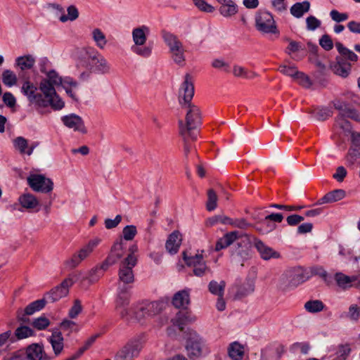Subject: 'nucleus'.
Returning a JSON list of instances; mask_svg holds the SVG:
<instances>
[{"instance_id": "obj_57", "label": "nucleus", "mask_w": 360, "mask_h": 360, "mask_svg": "<svg viewBox=\"0 0 360 360\" xmlns=\"http://www.w3.org/2000/svg\"><path fill=\"white\" fill-rule=\"evenodd\" d=\"M304 217L297 214H294L289 215L286 218V221H287L288 225L291 226H295L298 225L301 221H304Z\"/></svg>"}, {"instance_id": "obj_52", "label": "nucleus", "mask_w": 360, "mask_h": 360, "mask_svg": "<svg viewBox=\"0 0 360 360\" xmlns=\"http://www.w3.org/2000/svg\"><path fill=\"white\" fill-rule=\"evenodd\" d=\"M278 70L283 75L292 77L293 78L295 77L297 73H298V70L295 66H289L285 65H280L278 68Z\"/></svg>"}, {"instance_id": "obj_45", "label": "nucleus", "mask_w": 360, "mask_h": 360, "mask_svg": "<svg viewBox=\"0 0 360 360\" xmlns=\"http://www.w3.org/2000/svg\"><path fill=\"white\" fill-rule=\"evenodd\" d=\"M68 15H62L60 17V20L63 22H65L68 20L73 21L76 20L79 16V12L77 8L75 6H70L68 9Z\"/></svg>"}, {"instance_id": "obj_26", "label": "nucleus", "mask_w": 360, "mask_h": 360, "mask_svg": "<svg viewBox=\"0 0 360 360\" xmlns=\"http://www.w3.org/2000/svg\"><path fill=\"white\" fill-rule=\"evenodd\" d=\"M346 193L342 189H336L327 193L321 198L316 202V205H323L325 203H331L343 199Z\"/></svg>"}, {"instance_id": "obj_15", "label": "nucleus", "mask_w": 360, "mask_h": 360, "mask_svg": "<svg viewBox=\"0 0 360 360\" xmlns=\"http://www.w3.org/2000/svg\"><path fill=\"white\" fill-rule=\"evenodd\" d=\"M183 259L188 266L193 267V274L196 276H202L210 269L206 265L202 253H197L193 256H188L186 252L182 253Z\"/></svg>"}, {"instance_id": "obj_48", "label": "nucleus", "mask_w": 360, "mask_h": 360, "mask_svg": "<svg viewBox=\"0 0 360 360\" xmlns=\"http://www.w3.org/2000/svg\"><path fill=\"white\" fill-rule=\"evenodd\" d=\"M347 162L354 165L358 160H360V150L351 146L346 156Z\"/></svg>"}, {"instance_id": "obj_9", "label": "nucleus", "mask_w": 360, "mask_h": 360, "mask_svg": "<svg viewBox=\"0 0 360 360\" xmlns=\"http://www.w3.org/2000/svg\"><path fill=\"white\" fill-rule=\"evenodd\" d=\"M257 31L265 34H278V30L273 15L267 11H258L255 18Z\"/></svg>"}, {"instance_id": "obj_58", "label": "nucleus", "mask_w": 360, "mask_h": 360, "mask_svg": "<svg viewBox=\"0 0 360 360\" xmlns=\"http://www.w3.org/2000/svg\"><path fill=\"white\" fill-rule=\"evenodd\" d=\"M311 273L312 275L319 276L323 278L326 282H328V274L321 266H314L311 268Z\"/></svg>"}, {"instance_id": "obj_29", "label": "nucleus", "mask_w": 360, "mask_h": 360, "mask_svg": "<svg viewBox=\"0 0 360 360\" xmlns=\"http://www.w3.org/2000/svg\"><path fill=\"white\" fill-rule=\"evenodd\" d=\"M219 4L221 6L219 11L224 17H231L238 12V7L232 0H225Z\"/></svg>"}, {"instance_id": "obj_35", "label": "nucleus", "mask_w": 360, "mask_h": 360, "mask_svg": "<svg viewBox=\"0 0 360 360\" xmlns=\"http://www.w3.org/2000/svg\"><path fill=\"white\" fill-rule=\"evenodd\" d=\"M225 287L226 283L224 281H221L220 283L211 281L208 285L209 291L218 297H223Z\"/></svg>"}, {"instance_id": "obj_18", "label": "nucleus", "mask_w": 360, "mask_h": 360, "mask_svg": "<svg viewBox=\"0 0 360 360\" xmlns=\"http://www.w3.org/2000/svg\"><path fill=\"white\" fill-rule=\"evenodd\" d=\"M142 345L139 340H131L120 349L115 356V360H134L141 350Z\"/></svg>"}, {"instance_id": "obj_39", "label": "nucleus", "mask_w": 360, "mask_h": 360, "mask_svg": "<svg viewBox=\"0 0 360 360\" xmlns=\"http://www.w3.org/2000/svg\"><path fill=\"white\" fill-rule=\"evenodd\" d=\"M271 221H267V222H264V219L257 223L256 229L262 234L268 233L272 231H274L276 228V225L275 224H272L270 222Z\"/></svg>"}, {"instance_id": "obj_62", "label": "nucleus", "mask_w": 360, "mask_h": 360, "mask_svg": "<svg viewBox=\"0 0 360 360\" xmlns=\"http://www.w3.org/2000/svg\"><path fill=\"white\" fill-rule=\"evenodd\" d=\"M92 34H93V38H94V41L97 44H106L107 41L105 40V34H103V32H101V30H99V29L94 30Z\"/></svg>"}, {"instance_id": "obj_49", "label": "nucleus", "mask_w": 360, "mask_h": 360, "mask_svg": "<svg viewBox=\"0 0 360 360\" xmlns=\"http://www.w3.org/2000/svg\"><path fill=\"white\" fill-rule=\"evenodd\" d=\"M14 147L18 149L20 153H26L28 148L27 140L22 136H18L13 140Z\"/></svg>"}, {"instance_id": "obj_11", "label": "nucleus", "mask_w": 360, "mask_h": 360, "mask_svg": "<svg viewBox=\"0 0 360 360\" xmlns=\"http://www.w3.org/2000/svg\"><path fill=\"white\" fill-rule=\"evenodd\" d=\"M131 286H119L117 295L115 300V309L118 311L122 319H127L130 316V311L133 308L128 309L130 302Z\"/></svg>"}, {"instance_id": "obj_21", "label": "nucleus", "mask_w": 360, "mask_h": 360, "mask_svg": "<svg viewBox=\"0 0 360 360\" xmlns=\"http://www.w3.org/2000/svg\"><path fill=\"white\" fill-rule=\"evenodd\" d=\"M26 355L29 360H51L47 355L42 345L33 343L26 348Z\"/></svg>"}, {"instance_id": "obj_16", "label": "nucleus", "mask_w": 360, "mask_h": 360, "mask_svg": "<svg viewBox=\"0 0 360 360\" xmlns=\"http://www.w3.org/2000/svg\"><path fill=\"white\" fill-rule=\"evenodd\" d=\"M27 180L28 185L34 191L47 193L53 190V181L42 174H30Z\"/></svg>"}, {"instance_id": "obj_24", "label": "nucleus", "mask_w": 360, "mask_h": 360, "mask_svg": "<svg viewBox=\"0 0 360 360\" xmlns=\"http://www.w3.org/2000/svg\"><path fill=\"white\" fill-rule=\"evenodd\" d=\"M181 234L179 231H174L171 234L169 235L166 243V250L171 255L177 253L180 245L181 244Z\"/></svg>"}, {"instance_id": "obj_10", "label": "nucleus", "mask_w": 360, "mask_h": 360, "mask_svg": "<svg viewBox=\"0 0 360 360\" xmlns=\"http://www.w3.org/2000/svg\"><path fill=\"white\" fill-rule=\"evenodd\" d=\"M47 78L41 80L39 89L46 97L51 96L55 101L61 99L57 94L54 86L62 84V78L58 76L55 70H50L46 74Z\"/></svg>"}, {"instance_id": "obj_43", "label": "nucleus", "mask_w": 360, "mask_h": 360, "mask_svg": "<svg viewBox=\"0 0 360 360\" xmlns=\"http://www.w3.org/2000/svg\"><path fill=\"white\" fill-rule=\"evenodd\" d=\"M2 82L7 86H12L17 82V77L11 70H6L3 72Z\"/></svg>"}, {"instance_id": "obj_47", "label": "nucleus", "mask_w": 360, "mask_h": 360, "mask_svg": "<svg viewBox=\"0 0 360 360\" xmlns=\"http://www.w3.org/2000/svg\"><path fill=\"white\" fill-rule=\"evenodd\" d=\"M50 325V321L45 316H41L33 320L32 326L39 330H44Z\"/></svg>"}, {"instance_id": "obj_5", "label": "nucleus", "mask_w": 360, "mask_h": 360, "mask_svg": "<svg viewBox=\"0 0 360 360\" xmlns=\"http://www.w3.org/2000/svg\"><path fill=\"white\" fill-rule=\"evenodd\" d=\"M323 50L321 51L319 46H310L307 51L305 46H288L285 53H287L293 60H300L304 58L309 53V60L314 63L321 71L325 70L326 66L321 62V58H324L323 52L331 50L333 46H321Z\"/></svg>"}, {"instance_id": "obj_8", "label": "nucleus", "mask_w": 360, "mask_h": 360, "mask_svg": "<svg viewBox=\"0 0 360 360\" xmlns=\"http://www.w3.org/2000/svg\"><path fill=\"white\" fill-rule=\"evenodd\" d=\"M79 274H71L65 278L60 284L53 288L48 292L44 298L47 302H54L58 301L61 298L66 297L69 293L70 288L73 285L79 278Z\"/></svg>"}, {"instance_id": "obj_33", "label": "nucleus", "mask_w": 360, "mask_h": 360, "mask_svg": "<svg viewBox=\"0 0 360 360\" xmlns=\"http://www.w3.org/2000/svg\"><path fill=\"white\" fill-rule=\"evenodd\" d=\"M46 302L47 301L44 297L31 302L25 308V314L27 315H32L36 311H39L45 307Z\"/></svg>"}, {"instance_id": "obj_38", "label": "nucleus", "mask_w": 360, "mask_h": 360, "mask_svg": "<svg viewBox=\"0 0 360 360\" xmlns=\"http://www.w3.org/2000/svg\"><path fill=\"white\" fill-rule=\"evenodd\" d=\"M14 334L17 340H22L33 336L34 335V332L28 326H20L15 329Z\"/></svg>"}, {"instance_id": "obj_19", "label": "nucleus", "mask_w": 360, "mask_h": 360, "mask_svg": "<svg viewBox=\"0 0 360 360\" xmlns=\"http://www.w3.org/2000/svg\"><path fill=\"white\" fill-rule=\"evenodd\" d=\"M63 124L74 131H79L83 134H86L87 130L84 122L81 117L75 114H70L61 117Z\"/></svg>"}, {"instance_id": "obj_20", "label": "nucleus", "mask_w": 360, "mask_h": 360, "mask_svg": "<svg viewBox=\"0 0 360 360\" xmlns=\"http://www.w3.org/2000/svg\"><path fill=\"white\" fill-rule=\"evenodd\" d=\"M254 246L259 253L262 259L269 260L270 259H278L281 257V254L273 248L266 245L261 240L255 238Z\"/></svg>"}, {"instance_id": "obj_42", "label": "nucleus", "mask_w": 360, "mask_h": 360, "mask_svg": "<svg viewBox=\"0 0 360 360\" xmlns=\"http://www.w3.org/2000/svg\"><path fill=\"white\" fill-rule=\"evenodd\" d=\"M351 352L349 345H341L338 347L336 356L333 360H346Z\"/></svg>"}, {"instance_id": "obj_60", "label": "nucleus", "mask_w": 360, "mask_h": 360, "mask_svg": "<svg viewBox=\"0 0 360 360\" xmlns=\"http://www.w3.org/2000/svg\"><path fill=\"white\" fill-rule=\"evenodd\" d=\"M347 170L343 166H339L336 169L335 173L333 174V177L336 179L338 182L343 181L344 179L347 176Z\"/></svg>"}, {"instance_id": "obj_23", "label": "nucleus", "mask_w": 360, "mask_h": 360, "mask_svg": "<svg viewBox=\"0 0 360 360\" xmlns=\"http://www.w3.org/2000/svg\"><path fill=\"white\" fill-rule=\"evenodd\" d=\"M49 342L51 345L54 354L59 356L64 348V338L61 334V331L55 329L52 331L51 335L48 338Z\"/></svg>"}, {"instance_id": "obj_61", "label": "nucleus", "mask_w": 360, "mask_h": 360, "mask_svg": "<svg viewBox=\"0 0 360 360\" xmlns=\"http://www.w3.org/2000/svg\"><path fill=\"white\" fill-rule=\"evenodd\" d=\"M308 30H314L321 25V21L314 16H309L306 19Z\"/></svg>"}, {"instance_id": "obj_7", "label": "nucleus", "mask_w": 360, "mask_h": 360, "mask_svg": "<svg viewBox=\"0 0 360 360\" xmlns=\"http://www.w3.org/2000/svg\"><path fill=\"white\" fill-rule=\"evenodd\" d=\"M337 48L340 56L336 57V61L330 65V68L335 75L346 78L351 71L349 61H356L357 56L346 46H337Z\"/></svg>"}, {"instance_id": "obj_22", "label": "nucleus", "mask_w": 360, "mask_h": 360, "mask_svg": "<svg viewBox=\"0 0 360 360\" xmlns=\"http://www.w3.org/2000/svg\"><path fill=\"white\" fill-rule=\"evenodd\" d=\"M169 56L171 59L180 67L185 65L186 59L190 56L189 51L185 46H169Z\"/></svg>"}, {"instance_id": "obj_6", "label": "nucleus", "mask_w": 360, "mask_h": 360, "mask_svg": "<svg viewBox=\"0 0 360 360\" xmlns=\"http://www.w3.org/2000/svg\"><path fill=\"white\" fill-rule=\"evenodd\" d=\"M186 109V122L179 121V134L186 135L188 133L198 134V127L201 125V115L199 108L194 104L183 106Z\"/></svg>"}, {"instance_id": "obj_59", "label": "nucleus", "mask_w": 360, "mask_h": 360, "mask_svg": "<svg viewBox=\"0 0 360 360\" xmlns=\"http://www.w3.org/2000/svg\"><path fill=\"white\" fill-rule=\"evenodd\" d=\"M331 18L338 22L346 20L348 18V15L344 13H340L337 10H332L330 13Z\"/></svg>"}, {"instance_id": "obj_25", "label": "nucleus", "mask_w": 360, "mask_h": 360, "mask_svg": "<svg viewBox=\"0 0 360 360\" xmlns=\"http://www.w3.org/2000/svg\"><path fill=\"white\" fill-rule=\"evenodd\" d=\"M172 303L175 308L186 309L190 303L189 290H182L176 292L173 296Z\"/></svg>"}, {"instance_id": "obj_55", "label": "nucleus", "mask_w": 360, "mask_h": 360, "mask_svg": "<svg viewBox=\"0 0 360 360\" xmlns=\"http://www.w3.org/2000/svg\"><path fill=\"white\" fill-rule=\"evenodd\" d=\"M82 306L79 300H75L74 304L69 311V316L71 319H75L82 311Z\"/></svg>"}, {"instance_id": "obj_36", "label": "nucleus", "mask_w": 360, "mask_h": 360, "mask_svg": "<svg viewBox=\"0 0 360 360\" xmlns=\"http://www.w3.org/2000/svg\"><path fill=\"white\" fill-rule=\"evenodd\" d=\"M236 288L237 289L235 295L237 298L245 297L252 293L255 290L254 285L250 282L238 285Z\"/></svg>"}, {"instance_id": "obj_32", "label": "nucleus", "mask_w": 360, "mask_h": 360, "mask_svg": "<svg viewBox=\"0 0 360 360\" xmlns=\"http://www.w3.org/2000/svg\"><path fill=\"white\" fill-rule=\"evenodd\" d=\"M59 331L61 334H65L66 336H70L72 333H77L78 331L77 325L75 322L70 320H64L60 325Z\"/></svg>"}, {"instance_id": "obj_51", "label": "nucleus", "mask_w": 360, "mask_h": 360, "mask_svg": "<svg viewBox=\"0 0 360 360\" xmlns=\"http://www.w3.org/2000/svg\"><path fill=\"white\" fill-rule=\"evenodd\" d=\"M313 115L317 120L324 121L331 116V112L327 108L316 109L314 111Z\"/></svg>"}, {"instance_id": "obj_41", "label": "nucleus", "mask_w": 360, "mask_h": 360, "mask_svg": "<svg viewBox=\"0 0 360 360\" xmlns=\"http://www.w3.org/2000/svg\"><path fill=\"white\" fill-rule=\"evenodd\" d=\"M137 234V229L136 226L134 225H127L122 229V238L123 240H132L136 235Z\"/></svg>"}, {"instance_id": "obj_56", "label": "nucleus", "mask_w": 360, "mask_h": 360, "mask_svg": "<svg viewBox=\"0 0 360 360\" xmlns=\"http://www.w3.org/2000/svg\"><path fill=\"white\" fill-rule=\"evenodd\" d=\"M131 50L142 57H148L151 53L150 46H131Z\"/></svg>"}, {"instance_id": "obj_13", "label": "nucleus", "mask_w": 360, "mask_h": 360, "mask_svg": "<svg viewBox=\"0 0 360 360\" xmlns=\"http://www.w3.org/2000/svg\"><path fill=\"white\" fill-rule=\"evenodd\" d=\"M135 259L131 257L124 259L120 263L118 270V281L123 283L122 286H131L134 281L133 268L136 266Z\"/></svg>"}, {"instance_id": "obj_46", "label": "nucleus", "mask_w": 360, "mask_h": 360, "mask_svg": "<svg viewBox=\"0 0 360 360\" xmlns=\"http://www.w3.org/2000/svg\"><path fill=\"white\" fill-rule=\"evenodd\" d=\"M217 195L213 189L207 191V210L212 211L217 207Z\"/></svg>"}, {"instance_id": "obj_44", "label": "nucleus", "mask_w": 360, "mask_h": 360, "mask_svg": "<svg viewBox=\"0 0 360 360\" xmlns=\"http://www.w3.org/2000/svg\"><path fill=\"white\" fill-rule=\"evenodd\" d=\"M180 135L182 136L184 143V154L186 156H188V155L189 154V153L191 152V150L192 148V146L189 142H190V141H195L197 139L198 134L188 133V134H186V136L184 135V134H180Z\"/></svg>"}, {"instance_id": "obj_1", "label": "nucleus", "mask_w": 360, "mask_h": 360, "mask_svg": "<svg viewBox=\"0 0 360 360\" xmlns=\"http://www.w3.org/2000/svg\"><path fill=\"white\" fill-rule=\"evenodd\" d=\"M73 57L76 67L80 71L79 78L81 80L88 79L91 72L105 74L110 70L106 60L92 46H77Z\"/></svg>"}, {"instance_id": "obj_2", "label": "nucleus", "mask_w": 360, "mask_h": 360, "mask_svg": "<svg viewBox=\"0 0 360 360\" xmlns=\"http://www.w3.org/2000/svg\"><path fill=\"white\" fill-rule=\"evenodd\" d=\"M195 321V317L192 316L188 310L179 311L175 317L172 319L173 324L178 326L179 330L184 333V337L186 340V349L190 359L199 357L202 354L204 345L202 338L194 330L189 328L185 329V326Z\"/></svg>"}, {"instance_id": "obj_3", "label": "nucleus", "mask_w": 360, "mask_h": 360, "mask_svg": "<svg viewBox=\"0 0 360 360\" xmlns=\"http://www.w3.org/2000/svg\"><path fill=\"white\" fill-rule=\"evenodd\" d=\"M127 248V243L122 238H117L111 247L110 252L106 259L100 266H97L92 269L87 276L84 277L81 282L83 283L86 280L89 284H92L98 281L103 275V272L106 271L109 266L117 263L124 255Z\"/></svg>"}, {"instance_id": "obj_40", "label": "nucleus", "mask_w": 360, "mask_h": 360, "mask_svg": "<svg viewBox=\"0 0 360 360\" xmlns=\"http://www.w3.org/2000/svg\"><path fill=\"white\" fill-rule=\"evenodd\" d=\"M17 65L21 70L30 69L34 63V60L31 56L18 57L16 60Z\"/></svg>"}, {"instance_id": "obj_64", "label": "nucleus", "mask_w": 360, "mask_h": 360, "mask_svg": "<svg viewBox=\"0 0 360 360\" xmlns=\"http://www.w3.org/2000/svg\"><path fill=\"white\" fill-rule=\"evenodd\" d=\"M349 316L352 320H358L360 317V307L356 304L351 305L349 308Z\"/></svg>"}, {"instance_id": "obj_37", "label": "nucleus", "mask_w": 360, "mask_h": 360, "mask_svg": "<svg viewBox=\"0 0 360 360\" xmlns=\"http://www.w3.org/2000/svg\"><path fill=\"white\" fill-rule=\"evenodd\" d=\"M324 304L319 300H309L304 304V309L309 313H317L324 309Z\"/></svg>"}, {"instance_id": "obj_4", "label": "nucleus", "mask_w": 360, "mask_h": 360, "mask_svg": "<svg viewBox=\"0 0 360 360\" xmlns=\"http://www.w3.org/2000/svg\"><path fill=\"white\" fill-rule=\"evenodd\" d=\"M22 93L27 96L29 102L34 105L37 110L51 106L54 110H60L63 108L65 103L62 99H58L56 101L51 96L46 97L37 85L29 80H26L22 84L21 88Z\"/></svg>"}, {"instance_id": "obj_14", "label": "nucleus", "mask_w": 360, "mask_h": 360, "mask_svg": "<svg viewBox=\"0 0 360 360\" xmlns=\"http://www.w3.org/2000/svg\"><path fill=\"white\" fill-rule=\"evenodd\" d=\"M194 91L193 78L189 73H186L179 90V101L181 107L192 104Z\"/></svg>"}, {"instance_id": "obj_12", "label": "nucleus", "mask_w": 360, "mask_h": 360, "mask_svg": "<svg viewBox=\"0 0 360 360\" xmlns=\"http://www.w3.org/2000/svg\"><path fill=\"white\" fill-rule=\"evenodd\" d=\"M162 302H145L137 304L133 309L134 316L138 320L160 314L163 309Z\"/></svg>"}, {"instance_id": "obj_54", "label": "nucleus", "mask_w": 360, "mask_h": 360, "mask_svg": "<svg viewBox=\"0 0 360 360\" xmlns=\"http://www.w3.org/2000/svg\"><path fill=\"white\" fill-rule=\"evenodd\" d=\"M96 338L97 335H94L86 340V341L84 342V345L81 347L75 354H74L75 356H77V359L79 358L84 354V352L93 345Z\"/></svg>"}, {"instance_id": "obj_34", "label": "nucleus", "mask_w": 360, "mask_h": 360, "mask_svg": "<svg viewBox=\"0 0 360 360\" xmlns=\"http://www.w3.org/2000/svg\"><path fill=\"white\" fill-rule=\"evenodd\" d=\"M334 278L337 285L342 289L351 287L352 283L354 281V278H351L340 272L336 273Z\"/></svg>"}, {"instance_id": "obj_17", "label": "nucleus", "mask_w": 360, "mask_h": 360, "mask_svg": "<svg viewBox=\"0 0 360 360\" xmlns=\"http://www.w3.org/2000/svg\"><path fill=\"white\" fill-rule=\"evenodd\" d=\"M240 239V242H237V245L238 247L241 246V243H245V241H249V238L247 234H242L238 231H233L229 233H226L222 238H220L217 240L215 244L214 250L216 251H219L222 249L226 248L231 244H233L235 241Z\"/></svg>"}, {"instance_id": "obj_50", "label": "nucleus", "mask_w": 360, "mask_h": 360, "mask_svg": "<svg viewBox=\"0 0 360 360\" xmlns=\"http://www.w3.org/2000/svg\"><path fill=\"white\" fill-rule=\"evenodd\" d=\"M294 79L304 88H309L312 84L310 78L302 72L299 71Z\"/></svg>"}, {"instance_id": "obj_31", "label": "nucleus", "mask_w": 360, "mask_h": 360, "mask_svg": "<svg viewBox=\"0 0 360 360\" xmlns=\"http://www.w3.org/2000/svg\"><path fill=\"white\" fill-rule=\"evenodd\" d=\"M228 352L229 356L233 360H241L244 355L243 346L237 342L230 345Z\"/></svg>"}, {"instance_id": "obj_28", "label": "nucleus", "mask_w": 360, "mask_h": 360, "mask_svg": "<svg viewBox=\"0 0 360 360\" xmlns=\"http://www.w3.org/2000/svg\"><path fill=\"white\" fill-rule=\"evenodd\" d=\"M18 202L20 203L22 210L34 209L39 205V201L37 198L30 193L20 195L18 198Z\"/></svg>"}, {"instance_id": "obj_53", "label": "nucleus", "mask_w": 360, "mask_h": 360, "mask_svg": "<svg viewBox=\"0 0 360 360\" xmlns=\"http://www.w3.org/2000/svg\"><path fill=\"white\" fill-rule=\"evenodd\" d=\"M195 6L201 11L212 13L214 8L204 0H193Z\"/></svg>"}, {"instance_id": "obj_27", "label": "nucleus", "mask_w": 360, "mask_h": 360, "mask_svg": "<svg viewBox=\"0 0 360 360\" xmlns=\"http://www.w3.org/2000/svg\"><path fill=\"white\" fill-rule=\"evenodd\" d=\"M149 32V28L146 25L134 28L132 31V37L135 45H144L146 42V36Z\"/></svg>"}, {"instance_id": "obj_63", "label": "nucleus", "mask_w": 360, "mask_h": 360, "mask_svg": "<svg viewBox=\"0 0 360 360\" xmlns=\"http://www.w3.org/2000/svg\"><path fill=\"white\" fill-rule=\"evenodd\" d=\"M122 221V216L118 214L114 219H106L105 220V226L108 229H111L117 226Z\"/></svg>"}, {"instance_id": "obj_30", "label": "nucleus", "mask_w": 360, "mask_h": 360, "mask_svg": "<svg viewBox=\"0 0 360 360\" xmlns=\"http://www.w3.org/2000/svg\"><path fill=\"white\" fill-rule=\"evenodd\" d=\"M310 8V3L307 1L295 4L290 8V13L295 18H300L307 13Z\"/></svg>"}]
</instances>
